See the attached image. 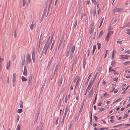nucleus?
Wrapping results in <instances>:
<instances>
[{
	"label": "nucleus",
	"instance_id": "obj_1",
	"mask_svg": "<svg viewBox=\"0 0 130 130\" xmlns=\"http://www.w3.org/2000/svg\"><path fill=\"white\" fill-rule=\"evenodd\" d=\"M31 61V59L30 56V55L28 54L27 55L26 59V63L27 64H29Z\"/></svg>",
	"mask_w": 130,
	"mask_h": 130
},
{
	"label": "nucleus",
	"instance_id": "obj_2",
	"mask_svg": "<svg viewBox=\"0 0 130 130\" xmlns=\"http://www.w3.org/2000/svg\"><path fill=\"white\" fill-rule=\"evenodd\" d=\"M123 9L122 8H116L114 9V10L115 11V13L116 12H120L122 11L123 10Z\"/></svg>",
	"mask_w": 130,
	"mask_h": 130
},
{
	"label": "nucleus",
	"instance_id": "obj_3",
	"mask_svg": "<svg viewBox=\"0 0 130 130\" xmlns=\"http://www.w3.org/2000/svg\"><path fill=\"white\" fill-rule=\"evenodd\" d=\"M129 56L128 55H121L120 59H128Z\"/></svg>",
	"mask_w": 130,
	"mask_h": 130
},
{
	"label": "nucleus",
	"instance_id": "obj_4",
	"mask_svg": "<svg viewBox=\"0 0 130 130\" xmlns=\"http://www.w3.org/2000/svg\"><path fill=\"white\" fill-rule=\"evenodd\" d=\"M23 74L25 76H26L27 75V69L25 66H24Z\"/></svg>",
	"mask_w": 130,
	"mask_h": 130
},
{
	"label": "nucleus",
	"instance_id": "obj_5",
	"mask_svg": "<svg viewBox=\"0 0 130 130\" xmlns=\"http://www.w3.org/2000/svg\"><path fill=\"white\" fill-rule=\"evenodd\" d=\"M32 57L33 62H34L35 61V56L34 52H33L32 54Z\"/></svg>",
	"mask_w": 130,
	"mask_h": 130
},
{
	"label": "nucleus",
	"instance_id": "obj_6",
	"mask_svg": "<svg viewBox=\"0 0 130 130\" xmlns=\"http://www.w3.org/2000/svg\"><path fill=\"white\" fill-rule=\"evenodd\" d=\"M23 102L22 100L20 101L19 103V105L20 107L21 108H23Z\"/></svg>",
	"mask_w": 130,
	"mask_h": 130
},
{
	"label": "nucleus",
	"instance_id": "obj_7",
	"mask_svg": "<svg viewBox=\"0 0 130 130\" xmlns=\"http://www.w3.org/2000/svg\"><path fill=\"white\" fill-rule=\"evenodd\" d=\"M83 105H84V104H82L81 105V106L80 107V109L79 110V112L78 113V115H80V113L82 111V109L83 108Z\"/></svg>",
	"mask_w": 130,
	"mask_h": 130
},
{
	"label": "nucleus",
	"instance_id": "obj_8",
	"mask_svg": "<svg viewBox=\"0 0 130 130\" xmlns=\"http://www.w3.org/2000/svg\"><path fill=\"white\" fill-rule=\"evenodd\" d=\"M10 61L9 60V62L8 63H7V64L6 68L7 69V70H8V68L9 67L10 65Z\"/></svg>",
	"mask_w": 130,
	"mask_h": 130
},
{
	"label": "nucleus",
	"instance_id": "obj_9",
	"mask_svg": "<svg viewBox=\"0 0 130 130\" xmlns=\"http://www.w3.org/2000/svg\"><path fill=\"white\" fill-rule=\"evenodd\" d=\"M75 45H74L71 49L70 53L74 54V53L75 51Z\"/></svg>",
	"mask_w": 130,
	"mask_h": 130
},
{
	"label": "nucleus",
	"instance_id": "obj_10",
	"mask_svg": "<svg viewBox=\"0 0 130 130\" xmlns=\"http://www.w3.org/2000/svg\"><path fill=\"white\" fill-rule=\"evenodd\" d=\"M94 80H91L90 81V82L89 84V86L90 87H91L92 86L93 83L94 82Z\"/></svg>",
	"mask_w": 130,
	"mask_h": 130
},
{
	"label": "nucleus",
	"instance_id": "obj_11",
	"mask_svg": "<svg viewBox=\"0 0 130 130\" xmlns=\"http://www.w3.org/2000/svg\"><path fill=\"white\" fill-rule=\"evenodd\" d=\"M25 62V57H24V58H23L22 59V66L23 67L24 63Z\"/></svg>",
	"mask_w": 130,
	"mask_h": 130
},
{
	"label": "nucleus",
	"instance_id": "obj_12",
	"mask_svg": "<svg viewBox=\"0 0 130 130\" xmlns=\"http://www.w3.org/2000/svg\"><path fill=\"white\" fill-rule=\"evenodd\" d=\"M22 81V82L26 81L27 80V79L24 76H22L21 77Z\"/></svg>",
	"mask_w": 130,
	"mask_h": 130
},
{
	"label": "nucleus",
	"instance_id": "obj_13",
	"mask_svg": "<svg viewBox=\"0 0 130 130\" xmlns=\"http://www.w3.org/2000/svg\"><path fill=\"white\" fill-rule=\"evenodd\" d=\"M110 35L109 34V33H108L107 34V36L105 39V41H108V38H109V37H110Z\"/></svg>",
	"mask_w": 130,
	"mask_h": 130
},
{
	"label": "nucleus",
	"instance_id": "obj_14",
	"mask_svg": "<svg viewBox=\"0 0 130 130\" xmlns=\"http://www.w3.org/2000/svg\"><path fill=\"white\" fill-rule=\"evenodd\" d=\"M108 33H109V34L110 35V36H111L112 34H113V31H111L109 29Z\"/></svg>",
	"mask_w": 130,
	"mask_h": 130
},
{
	"label": "nucleus",
	"instance_id": "obj_15",
	"mask_svg": "<svg viewBox=\"0 0 130 130\" xmlns=\"http://www.w3.org/2000/svg\"><path fill=\"white\" fill-rule=\"evenodd\" d=\"M96 48V46L95 45H94L93 46V51H92V55H93L94 52Z\"/></svg>",
	"mask_w": 130,
	"mask_h": 130
},
{
	"label": "nucleus",
	"instance_id": "obj_16",
	"mask_svg": "<svg viewBox=\"0 0 130 130\" xmlns=\"http://www.w3.org/2000/svg\"><path fill=\"white\" fill-rule=\"evenodd\" d=\"M40 109H38V110L37 111V113L36 114V116H37L38 117H39V113L40 112Z\"/></svg>",
	"mask_w": 130,
	"mask_h": 130
},
{
	"label": "nucleus",
	"instance_id": "obj_17",
	"mask_svg": "<svg viewBox=\"0 0 130 130\" xmlns=\"http://www.w3.org/2000/svg\"><path fill=\"white\" fill-rule=\"evenodd\" d=\"M97 44L98 47V50H99L100 49L101 47V44L99 42L97 43Z\"/></svg>",
	"mask_w": 130,
	"mask_h": 130
},
{
	"label": "nucleus",
	"instance_id": "obj_18",
	"mask_svg": "<svg viewBox=\"0 0 130 130\" xmlns=\"http://www.w3.org/2000/svg\"><path fill=\"white\" fill-rule=\"evenodd\" d=\"M17 75L15 73H14L12 76V79H16Z\"/></svg>",
	"mask_w": 130,
	"mask_h": 130
},
{
	"label": "nucleus",
	"instance_id": "obj_19",
	"mask_svg": "<svg viewBox=\"0 0 130 130\" xmlns=\"http://www.w3.org/2000/svg\"><path fill=\"white\" fill-rule=\"evenodd\" d=\"M15 81L16 79H12L13 85V86H14L15 85Z\"/></svg>",
	"mask_w": 130,
	"mask_h": 130
},
{
	"label": "nucleus",
	"instance_id": "obj_20",
	"mask_svg": "<svg viewBox=\"0 0 130 130\" xmlns=\"http://www.w3.org/2000/svg\"><path fill=\"white\" fill-rule=\"evenodd\" d=\"M75 56V58L73 62V64H75L76 63L77 56V55H76V56Z\"/></svg>",
	"mask_w": 130,
	"mask_h": 130
},
{
	"label": "nucleus",
	"instance_id": "obj_21",
	"mask_svg": "<svg viewBox=\"0 0 130 130\" xmlns=\"http://www.w3.org/2000/svg\"><path fill=\"white\" fill-rule=\"evenodd\" d=\"M103 30H102L100 32V34H99V38H100V37L102 36V35H103Z\"/></svg>",
	"mask_w": 130,
	"mask_h": 130
},
{
	"label": "nucleus",
	"instance_id": "obj_22",
	"mask_svg": "<svg viewBox=\"0 0 130 130\" xmlns=\"http://www.w3.org/2000/svg\"><path fill=\"white\" fill-rule=\"evenodd\" d=\"M91 73L89 75V76H88V78L87 79V80L86 81V83H88V81L90 78V77L91 76Z\"/></svg>",
	"mask_w": 130,
	"mask_h": 130
},
{
	"label": "nucleus",
	"instance_id": "obj_23",
	"mask_svg": "<svg viewBox=\"0 0 130 130\" xmlns=\"http://www.w3.org/2000/svg\"><path fill=\"white\" fill-rule=\"evenodd\" d=\"M51 63H52V61H49V62L48 64V66L47 68V69L48 68V69H49L50 66L51 65Z\"/></svg>",
	"mask_w": 130,
	"mask_h": 130
},
{
	"label": "nucleus",
	"instance_id": "obj_24",
	"mask_svg": "<svg viewBox=\"0 0 130 130\" xmlns=\"http://www.w3.org/2000/svg\"><path fill=\"white\" fill-rule=\"evenodd\" d=\"M43 123L42 122L41 123L40 125V127L39 129V130H42V127L43 125Z\"/></svg>",
	"mask_w": 130,
	"mask_h": 130
},
{
	"label": "nucleus",
	"instance_id": "obj_25",
	"mask_svg": "<svg viewBox=\"0 0 130 130\" xmlns=\"http://www.w3.org/2000/svg\"><path fill=\"white\" fill-rule=\"evenodd\" d=\"M22 111V110L21 109H18L17 112L18 113H20Z\"/></svg>",
	"mask_w": 130,
	"mask_h": 130
},
{
	"label": "nucleus",
	"instance_id": "obj_26",
	"mask_svg": "<svg viewBox=\"0 0 130 130\" xmlns=\"http://www.w3.org/2000/svg\"><path fill=\"white\" fill-rule=\"evenodd\" d=\"M77 20H76V22L75 23L74 25V28H75L77 25Z\"/></svg>",
	"mask_w": 130,
	"mask_h": 130
},
{
	"label": "nucleus",
	"instance_id": "obj_27",
	"mask_svg": "<svg viewBox=\"0 0 130 130\" xmlns=\"http://www.w3.org/2000/svg\"><path fill=\"white\" fill-rule=\"evenodd\" d=\"M20 124H19L17 126V128L16 130H20Z\"/></svg>",
	"mask_w": 130,
	"mask_h": 130
},
{
	"label": "nucleus",
	"instance_id": "obj_28",
	"mask_svg": "<svg viewBox=\"0 0 130 130\" xmlns=\"http://www.w3.org/2000/svg\"><path fill=\"white\" fill-rule=\"evenodd\" d=\"M98 72H97L96 73V74H95V75L94 76V77L93 80H94V81L96 78V76H97V74H98Z\"/></svg>",
	"mask_w": 130,
	"mask_h": 130
},
{
	"label": "nucleus",
	"instance_id": "obj_29",
	"mask_svg": "<svg viewBox=\"0 0 130 130\" xmlns=\"http://www.w3.org/2000/svg\"><path fill=\"white\" fill-rule=\"evenodd\" d=\"M68 109L67 108V107H66V108L65 109L64 114H65H65L67 115V112H68Z\"/></svg>",
	"mask_w": 130,
	"mask_h": 130
},
{
	"label": "nucleus",
	"instance_id": "obj_30",
	"mask_svg": "<svg viewBox=\"0 0 130 130\" xmlns=\"http://www.w3.org/2000/svg\"><path fill=\"white\" fill-rule=\"evenodd\" d=\"M74 54L70 53V58L71 60L72 59L73 56Z\"/></svg>",
	"mask_w": 130,
	"mask_h": 130
},
{
	"label": "nucleus",
	"instance_id": "obj_31",
	"mask_svg": "<svg viewBox=\"0 0 130 130\" xmlns=\"http://www.w3.org/2000/svg\"><path fill=\"white\" fill-rule=\"evenodd\" d=\"M26 4V2L25 0H23V6H24Z\"/></svg>",
	"mask_w": 130,
	"mask_h": 130
},
{
	"label": "nucleus",
	"instance_id": "obj_32",
	"mask_svg": "<svg viewBox=\"0 0 130 130\" xmlns=\"http://www.w3.org/2000/svg\"><path fill=\"white\" fill-rule=\"evenodd\" d=\"M33 26H34V25L32 23L31 25V26L30 27V29H31V30H32L33 29Z\"/></svg>",
	"mask_w": 130,
	"mask_h": 130
},
{
	"label": "nucleus",
	"instance_id": "obj_33",
	"mask_svg": "<svg viewBox=\"0 0 130 130\" xmlns=\"http://www.w3.org/2000/svg\"><path fill=\"white\" fill-rule=\"evenodd\" d=\"M115 61L114 60L112 61L111 63V65L112 66H113L115 64Z\"/></svg>",
	"mask_w": 130,
	"mask_h": 130
},
{
	"label": "nucleus",
	"instance_id": "obj_34",
	"mask_svg": "<svg viewBox=\"0 0 130 130\" xmlns=\"http://www.w3.org/2000/svg\"><path fill=\"white\" fill-rule=\"evenodd\" d=\"M69 98H67V95L66 96V97L65 98V102L66 103H67V100Z\"/></svg>",
	"mask_w": 130,
	"mask_h": 130
},
{
	"label": "nucleus",
	"instance_id": "obj_35",
	"mask_svg": "<svg viewBox=\"0 0 130 130\" xmlns=\"http://www.w3.org/2000/svg\"><path fill=\"white\" fill-rule=\"evenodd\" d=\"M130 63V61H126L123 63V64H127L129 63Z\"/></svg>",
	"mask_w": 130,
	"mask_h": 130
},
{
	"label": "nucleus",
	"instance_id": "obj_36",
	"mask_svg": "<svg viewBox=\"0 0 130 130\" xmlns=\"http://www.w3.org/2000/svg\"><path fill=\"white\" fill-rule=\"evenodd\" d=\"M92 41L91 40H90L89 42V47H90L91 44H92Z\"/></svg>",
	"mask_w": 130,
	"mask_h": 130
},
{
	"label": "nucleus",
	"instance_id": "obj_37",
	"mask_svg": "<svg viewBox=\"0 0 130 130\" xmlns=\"http://www.w3.org/2000/svg\"><path fill=\"white\" fill-rule=\"evenodd\" d=\"M32 75H31L29 77V78L28 80H31L32 79Z\"/></svg>",
	"mask_w": 130,
	"mask_h": 130
},
{
	"label": "nucleus",
	"instance_id": "obj_38",
	"mask_svg": "<svg viewBox=\"0 0 130 130\" xmlns=\"http://www.w3.org/2000/svg\"><path fill=\"white\" fill-rule=\"evenodd\" d=\"M94 13H93V15L94 16H95V15L96 12V9L95 8L94 9Z\"/></svg>",
	"mask_w": 130,
	"mask_h": 130
},
{
	"label": "nucleus",
	"instance_id": "obj_39",
	"mask_svg": "<svg viewBox=\"0 0 130 130\" xmlns=\"http://www.w3.org/2000/svg\"><path fill=\"white\" fill-rule=\"evenodd\" d=\"M55 76V72H54V73H53V74L52 75V77L51 80H52V79H53L54 78Z\"/></svg>",
	"mask_w": 130,
	"mask_h": 130
},
{
	"label": "nucleus",
	"instance_id": "obj_40",
	"mask_svg": "<svg viewBox=\"0 0 130 130\" xmlns=\"http://www.w3.org/2000/svg\"><path fill=\"white\" fill-rule=\"evenodd\" d=\"M58 68V66H56L55 67V70L54 72L55 73L56 72H57V69Z\"/></svg>",
	"mask_w": 130,
	"mask_h": 130
},
{
	"label": "nucleus",
	"instance_id": "obj_41",
	"mask_svg": "<svg viewBox=\"0 0 130 130\" xmlns=\"http://www.w3.org/2000/svg\"><path fill=\"white\" fill-rule=\"evenodd\" d=\"M45 82H44L43 83L42 85V88H41V89H42V90H43V88L45 85Z\"/></svg>",
	"mask_w": 130,
	"mask_h": 130
},
{
	"label": "nucleus",
	"instance_id": "obj_42",
	"mask_svg": "<svg viewBox=\"0 0 130 130\" xmlns=\"http://www.w3.org/2000/svg\"><path fill=\"white\" fill-rule=\"evenodd\" d=\"M63 37H62L61 39V40L60 41V43L59 44V45H60V44H61L62 41H63Z\"/></svg>",
	"mask_w": 130,
	"mask_h": 130
},
{
	"label": "nucleus",
	"instance_id": "obj_43",
	"mask_svg": "<svg viewBox=\"0 0 130 130\" xmlns=\"http://www.w3.org/2000/svg\"><path fill=\"white\" fill-rule=\"evenodd\" d=\"M31 80H28V86H30V84L31 83Z\"/></svg>",
	"mask_w": 130,
	"mask_h": 130
},
{
	"label": "nucleus",
	"instance_id": "obj_44",
	"mask_svg": "<svg viewBox=\"0 0 130 130\" xmlns=\"http://www.w3.org/2000/svg\"><path fill=\"white\" fill-rule=\"evenodd\" d=\"M58 118H57V119L56 120L55 122V124L56 125H57V124L58 122Z\"/></svg>",
	"mask_w": 130,
	"mask_h": 130
},
{
	"label": "nucleus",
	"instance_id": "obj_45",
	"mask_svg": "<svg viewBox=\"0 0 130 130\" xmlns=\"http://www.w3.org/2000/svg\"><path fill=\"white\" fill-rule=\"evenodd\" d=\"M80 80V78H78V79L77 80V81L76 85H78Z\"/></svg>",
	"mask_w": 130,
	"mask_h": 130
},
{
	"label": "nucleus",
	"instance_id": "obj_46",
	"mask_svg": "<svg viewBox=\"0 0 130 130\" xmlns=\"http://www.w3.org/2000/svg\"><path fill=\"white\" fill-rule=\"evenodd\" d=\"M44 52V48H43V50L42 51V52L41 54V55L40 56V58H41V57H42V55H43V53Z\"/></svg>",
	"mask_w": 130,
	"mask_h": 130
},
{
	"label": "nucleus",
	"instance_id": "obj_47",
	"mask_svg": "<svg viewBox=\"0 0 130 130\" xmlns=\"http://www.w3.org/2000/svg\"><path fill=\"white\" fill-rule=\"evenodd\" d=\"M52 0H50V4H49V8L51 6V5L52 4Z\"/></svg>",
	"mask_w": 130,
	"mask_h": 130
},
{
	"label": "nucleus",
	"instance_id": "obj_48",
	"mask_svg": "<svg viewBox=\"0 0 130 130\" xmlns=\"http://www.w3.org/2000/svg\"><path fill=\"white\" fill-rule=\"evenodd\" d=\"M42 34H41L40 35V38H39V42L41 41V39H42L41 37H42Z\"/></svg>",
	"mask_w": 130,
	"mask_h": 130
},
{
	"label": "nucleus",
	"instance_id": "obj_49",
	"mask_svg": "<svg viewBox=\"0 0 130 130\" xmlns=\"http://www.w3.org/2000/svg\"><path fill=\"white\" fill-rule=\"evenodd\" d=\"M63 80V78L61 77V79H60V85L62 83V82Z\"/></svg>",
	"mask_w": 130,
	"mask_h": 130
},
{
	"label": "nucleus",
	"instance_id": "obj_50",
	"mask_svg": "<svg viewBox=\"0 0 130 130\" xmlns=\"http://www.w3.org/2000/svg\"><path fill=\"white\" fill-rule=\"evenodd\" d=\"M113 80L117 82L118 80V78L117 77L116 78H113Z\"/></svg>",
	"mask_w": 130,
	"mask_h": 130
},
{
	"label": "nucleus",
	"instance_id": "obj_51",
	"mask_svg": "<svg viewBox=\"0 0 130 130\" xmlns=\"http://www.w3.org/2000/svg\"><path fill=\"white\" fill-rule=\"evenodd\" d=\"M93 12L92 10V9H91L90 10V13L91 15H92Z\"/></svg>",
	"mask_w": 130,
	"mask_h": 130
},
{
	"label": "nucleus",
	"instance_id": "obj_52",
	"mask_svg": "<svg viewBox=\"0 0 130 130\" xmlns=\"http://www.w3.org/2000/svg\"><path fill=\"white\" fill-rule=\"evenodd\" d=\"M19 118H20V116L19 115H18L17 116V120H16V121L17 122H18L19 120Z\"/></svg>",
	"mask_w": 130,
	"mask_h": 130
},
{
	"label": "nucleus",
	"instance_id": "obj_53",
	"mask_svg": "<svg viewBox=\"0 0 130 130\" xmlns=\"http://www.w3.org/2000/svg\"><path fill=\"white\" fill-rule=\"evenodd\" d=\"M127 117V113H126L124 116L123 117V118L124 119L125 118Z\"/></svg>",
	"mask_w": 130,
	"mask_h": 130
},
{
	"label": "nucleus",
	"instance_id": "obj_54",
	"mask_svg": "<svg viewBox=\"0 0 130 130\" xmlns=\"http://www.w3.org/2000/svg\"><path fill=\"white\" fill-rule=\"evenodd\" d=\"M38 117L37 116H35V121H36L38 118Z\"/></svg>",
	"mask_w": 130,
	"mask_h": 130
},
{
	"label": "nucleus",
	"instance_id": "obj_55",
	"mask_svg": "<svg viewBox=\"0 0 130 130\" xmlns=\"http://www.w3.org/2000/svg\"><path fill=\"white\" fill-rule=\"evenodd\" d=\"M125 53L128 54H130V51L129 50L126 51L125 52Z\"/></svg>",
	"mask_w": 130,
	"mask_h": 130
},
{
	"label": "nucleus",
	"instance_id": "obj_56",
	"mask_svg": "<svg viewBox=\"0 0 130 130\" xmlns=\"http://www.w3.org/2000/svg\"><path fill=\"white\" fill-rule=\"evenodd\" d=\"M117 42L119 43L120 44H121L122 43V41H117Z\"/></svg>",
	"mask_w": 130,
	"mask_h": 130
},
{
	"label": "nucleus",
	"instance_id": "obj_57",
	"mask_svg": "<svg viewBox=\"0 0 130 130\" xmlns=\"http://www.w3.org/2000/svg\"><path fill=\"white\" fill-rule=\"evenodd\" d=\"M69 51H67L66 53V57H67L69 55Z\"/></svg>",
	"mask_w": 130,
	"mask_h": 130
},
{
	"label": "nucleus",
	"instance_id": "obj_58",
	"mask_svg": "<svg viewBox=\"0 0 130 130\" xmlns=\"http://www.w3.org/2000/svg\"><path fill=\"white\" fill-rule=\"evenodd\" d=\"M94 119L95 121H97V117L96 116H94Z\"/></svg>",
	"mask_w": 130,
	"mask_h": 130
},
{
	"label": "nucleus",
	"instance_id": "obj_59",
	"mask_svg": "<svg viewBox=\"0 0 130 130\" xmlns=\"http://www.w3.org/2000/svg\"><path fill=\"white\" fill-rule=\"evenodd\" d=\"M14 36L15 38H16L17 37V34L16 33V31H15L14 34Z\"/></svg>",
	"mask_w": 130,
	"mask_h": 130
},
{
	"label": "nucleus",
	"instance_id": "obj_60",
	"mask_svg": "<svg viewBox=\"0 0 130 130\" xmlns=\"http://www.w3.org/2000/svg\"><path fill=\"white\" fill-rule=\"evenodd\" d=\"M88 54L87 56H89V54L90 53V50H89V49H88Z\"/></svg>",
	"mask_w": 130,
	"mask_h": 130
},
{
	"label": "nucleus",
	"instance_id": "obj_61",
	"mask_svg": "<svg viewBox=\"0 0 130 130\" xmlns=\"http://www.w3.org/2000/svg\"><path fill=\"white\" fill-rule=\"evenodd\" d=\"M15 58V56H14L12 58V60L13 61H14Z\"/></svg>",
	"mask_w": 130,
	"mask_h": 130
},
{
	"label": "nucleus",
	"instance_id": "obj_62",
	"mask_svg": "<svg viewBox=\"0 0 130 130\" xmlns=\"http://www.w3.org/2000/svg\"><path fill=\"white\" fill-rule=\"evenodd\" d=\"M114 54V53L113 52L112 53V57H111V59H113V55Z\"/></svg>",
	"mask_w": 130,
	"mask_h": 130
},
{
	"label": "nucleus",
	"instance_id": "obj_63",
	"mask_svg": "<svg viewBox=\"0 0 130 130\" xmlns=\"http://www.w3.org/2000/svg\"><path fill=\"white\" fill-rule=\"evenodd\" d=\"M102 103L100 102L98 104V106H101V104Z\"/></svg>",
	"mask_w": 130,
	"mask_h": 130
},
{
	"label": "nucleus",
	"instance_id": "obj_64",
	"mask_svg": "<svg viewBox=\"0 0 130 130\" xmlns=\"http://www.w3.org/2000/svg\"><path fill=\"white\" fill-rule=\"evenodd\" d=\"M105 110V109L104 108H101L100 110V111H101V112L102 111H103V110Z\"/></svg>",
	"mask_w": 130,
	"mask_h": 130
}]
</instances>
